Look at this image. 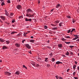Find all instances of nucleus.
Wrapping results in <instances>:
<instances>
[{
  "label": "nucleus",
  "instance_id": "1",
  "mask_svg": "<svg viewBox=\"0 0 79 79\" xmlns=\"http://www.w3.org/2000/svg\"><path fill=\"white\" fill-rule=\"evenodd\" d=\"M33 13V11L30 9H28L27 10V13L26 14V16L28 17V18H34L35 13L31 14L29 13Z\"/></svg>",
  "mask_w": 79,
  "mask_h": 79
},
{
  "label": "nucleus",
  "instance_id": "2",
  "mask_svg": "<svg viewBox=\"0 0 79 79\" xmlns=\"http://www.w3.org/2000/svg\"><path fill=\"white\" fill-rule=\"evenodd\" d=\"M17 8L18 10H20V9H22V6L20 5H18L17 6Z\"/></svg>",
  "mask_w": 79,
  "mask_h": 79
},
{
  "label": "nucleus",
  "instance_id": "3",
  "mask_svg": "<svg viewBox=\"0 0 79 79\" xmlns=\"http://www.w3.org/2000/svg\"><path fill=\"white\" fill-rule=\"evenodd\" d=\"M5 74L7 76H10L11 75V73H9L8 72H5Z\"/></svg>",
  "mask_w": 79,
  "mask_h": 79
},
{
  "label": "nucleus",
  "instance_id": "4",
  "mask_svg": "<svg viewBox=\"0 0 79 79\" xmlns=\"http://www.w3.org/2000/svg\"><path fill=\"white\" fill-rule=\"evenodd\" d=\"M25 21H30L31 22V21H32V19H27V18H26L25 19Z\"/></svg>",
  "mask_w": 79,
  "mask_h": 79
},
{
  "label": "nucleus",
  "instance_id": "5",
  "mask_svg": "<svg viewBox=\"0 0 79 79\" xmlns=\"http://www.w3.org/2000/svg\"><path fill=\"white\" fill-rule=\"evenodd\" d=\"M26 46L28 49H30L31 48V46H29V45L28 44H26Z\"/></svg>",
  "mask_w": 79,
  "mask_h": 79
},
{
  "label": "nucleus",
  "instance_id": "6",
  "mask_svg": "<svg viewBox=\"0 0 79 79\" xmlns=\"http://www.w3.org/2000/svg\"><path fill=\"white\" fill-rule=\"evenodd\" d=\"M0 17L3 20V21L5 20V17H4V16H0Z\"/></svg>",
  "mask_w": 79,
  "mask_h": 79
},
{
  "label": "nucleus",
  "instance_id": "7",
  "mask_svg": "<svg viewBox=\"0 0 79 79\" xmlns=\"http://www.w3.org/2000/svg\"><path fill=\"white\" fill-rule=\"evenodd\" d=\"M5 40L2 38H0V42H5Z\"/></svg>",
  "mask_w": 79,
  "mask_h": 79
},
{
  "label": "nucleus",
  "instance_id": "8",
  "mask_svg": "<svg viewBox=\"0 0 79 79\" xmlns=\"http://www.w3.org/2000/svg\"><path fill=\"white\" fill-rule=\"evenodd\" d=\"M20 72L19 71H17L15 73V74H17V75H19L20 74Z\"/></svg>",
  "mask_w": 79,
  "mask_h": 79
},
{
  "label": "nucleus",
  "instance_id": "9",
  "mask_svg": "<svg viewBox=\"0 0 79 79\" xmlns=\"http://www.w3.org/2000/svg\"><path fill=\"white\" fill-rule=\"evenodd\" d=\"M15 46H16V47H20V44L16 43L15 44Z\"/></svg>",
  "mask_w": 79,
  "mask_h": 79
},
{
  "label": "nucleus",
  "instance_id": "10",
  "mask_svg": "<svg viewBox=\"0 0 79 79\" xmlns=\"http://www.w3.org/2000/svg\"><path fill=\"white\" fill-rule=\"evenodd\" d=\"M52 30H53L54 31H56L58 29V27H54L53 28H52Z\"/></svg>",
  "mask_w": 79,
  "mask_h": 79
},
{
  "label": "nucleus",
  "instance_id": "11",
  "mask_svg": "<svg viewBox=\"0 0 79 79\" xmlns=\"http://www.w3.org/2000/svg\"><path fill=\"white\" fill-rule=\"evenodd\" d=\"M62 63H63L62 62H60V61H58L56 62V64H62Z\"/></svg>",
  "mask_w": 79,
  "mask_h": 79
},
{
  "label": "nucleus",
  "instance_id": "12",
  "mask_svg": "<svg viewBox=\"0 0 79 79\" xmlns=\"http://www.w3.org/2000/svg\"><path fill=\"white\" fill-rule=\"evenodd\" d=\"M8 48H7L6 46H4L2 47V49L3 50H4V49H6Z\"/></svg>",
  "mask_w": 79,
  "mask_h": 79
},
{
  "label": "nucleus",
  "instance_id": "13",
  "mask_svg": "<svg viewBox=\"0 0 79 79\" xmlns=\"http://www.w3.org/2000/svg\"><path fill=\"white\" fill-rule=\"evenodd\" d=\"M58 47H60V48H62V44H58Z\"/></svg>",
  "mask_w": 79,
  "mask_h": 79
},
{
  "label": "nucleus",
  "instance_id": "14",
  "mask_svg": "<svg viewBox=\"0 0 79 79\" xmlns=\"http://www.w3.org/2000/svg\"><path fill=\"white\" fill-rule=\"evenodd\" d=\"M60 4H58L56 5V8H58V7H60Z\"/></svg>",
  "mask_w": 79,
  "mask_h": 79
},
{
  "label": "nucleus",
  "instance_id": "15",
  "mask_svg": "<svg viewBox=\"0 0 79 79\" xmlns=\"http://www.w3.org/2000/svg\"><path fill=\"white\" fill-rule=\"evenodd\" d=\"M76 65H74L73 66V69H74V70H75V69H76Z\"/></svg>",
  "mask_w": 79,
  "mask_h": 79
},
{
  "label": "nucleus",
  "instance_id": "16",
  "mask_svg": "<svg viewBox=\"0 0 79 79\" xmlns=\"http://www.w3.org/2000/svg\"><path fill=\"white\" fill-rule=\"evenodd\" d=\"M60 22V21H58V20H57L56 21L54 22V23L55 24H57L58 23H59V22Z\"/></svg>",
  "mask_w": 79,
  "mask_h": 79
},
{
  "label": "nucleus",
  "instance_id": "17",
  "mask_svg": "<svg viewBox=\"0 0 79 79\" xmlns=\"http://www.w3.org/2000/svg\"><path fill=\"white\" fill-rule=\"evenodd\" d=\"M30 41L31 42H32V43H34V42L35 41H34V40H30Z\"/></svg>",
  "mask_w": 79,
  "mask_h": 79
},
{
  "label": "nucleus",
  "instance_id": "18",
  "mask_svg": "<svg viewBox=\"0 0 79 79\" xmlns=\"http://www.w3.org/2000/svg\"><path fill=\"white\" fill-rule=\"evenodd\" d=\"M65 55H67V56L69 55V52H68L67 51V52H66V54H65Z\"/></svg>",
  "mask_w": 79,
  "mask_h": 79
},
{
  "label": "nucleus",
  "instance_id": "19",
  "mask_svg": "<svg viewBox=\"0 0 79 79\" xmlns=\"http://www.w3.org/2000/svg\"><path fill=\"white\" fill-rule=\"evenodd\" d=\"M5 14L7 16H8V12H7V10H5Z\"/></svg>",
  "mask_w": 79,
  "mask_h": 79
},
{
  "label": "nucleus",
  "instance_id": "20",
  "mask_svg": "<svg viewBox=\"0 0 79 79\" xmlns=\"http://www.w3.org/2000/svg\"><path fill=\"white\" fill-rule=\"evenodd\" d=\"M63 23L61 22L59 23V26L60 27H61L62 26V24Z\"/></svg>",
  "mask_w": 79,
  "mask_h": 79
},
{
  "label": "nucleus",
  "instance_id": "21",
  "mask_svg": "<svg viewBox=\"0 0 79 79\" xmlns=\"http://www.w3.org/2000/svg\"><path fill=\"white\" fill-rule=\"evenodd\" d=\"M64 37L66 39H70L71 38V37L69 36H65Z\"/></svg>",
  "mask_w": 79,
  "mask_h": 79
},
{
  "label": "nucleus",
  "instance_id": "22",
  "mask_svg": "<svg viewBox=\"0 0 79 79\" xmlns=\"http://www.w3.org/2000/svg\"><path fill=\"white\" fill-rule=\"evenodd\" d=\"M52 62H54L55 61V59L54 58H52Z\"/></svg>",
  "mask_w": 79,
  "mask_h": 79
},
{
  "label": "nucleus",
  "instance_id": "23",
  "mask_svg": "<svg viewBox=\"0 0 79 79\" xmlns=\"http://www.w3.org/2000/svg\"><path fill=\"white\" fill-rule=\"evenodd\" d=\"M61 40H62V41H66V39H65L64 38H63L61 39Z\"/></svg>",
  "mask_w": 79,
  "mask_h": 79
},
{
  "label": "nucleus",
  "instance_id": "24",
  "mask_svg": "<svg viewBox=\"0 0 79 79\" xmlns=\"http://www.w3.org/2000/svg\"><path fill=\"white\" fill-rule=\"evenodd\" d=\"M48 58H45V61H46V62H47L48 61Z\"/></svg>",
  "mask_w": 79,
  "mask_h": 79
},
{
  "label": "nucleus",
  "instance_id": "25",
  "mask_svg": "<svg viewBox=\"0 0 79 79\" xmlns=\"http://www.w3.org/2000/svg\"><path fill=\"white\" fill-rule=\"evenodd\" d=\"M5 5V3H4V2H3L1 3V5L2 6H3Z\"/></svg>",
  "mask_w": 79,
  "mask_h": 79
},
{
  "label": "nucleus",
  "instance_id": "26",
  "mask_svg": "<svg viewBox=\"0 0 79 79\" xmlns=\"http://www.w3.org/2000/svg\"><path fill=\"white\" fill-rule=\"evenodd\" d=\"M64 42L66 44H70V42H66V41H65Z\"/></svg>",
  "mask_w": 79,
  "mask_h": 79
},
{
  "label": "nucleus",
  "instance_id": "27",
  "mask_svg": "<svg viewBox=\"0 0 79 79\" xmlns=\"http://www.w3.org/2000/svg\"><path fill=\"white\" fill-rule=\"evenodd\" d=\"M76 72H74L73 73V76H75V74H76Z\"/></svg>",
  "mask_w": 79,
  "mask_h": 79
},
{
  "label": "nucleus",
  "instance_id": "28",
  "mask_svg": "<svg viewBox=\"0 0 79 79\" xmlns=\"http://www.w3.org/2000/svg\"><path fill=\"white\" fill-rule=\"evenodd\" d=\"M23 68H25V69H27V67H26V66H25V65H23Z\"/></svg>",
  "mask_w": 79,
  "mask_h": 79
},
{
  "label": "nucleus",
  "instance_id": "29",
  "mask_svg": "<svg viewBox=\"0 0 79 79\" xmlns=\"http://www.w3.org/2000/svg\"><path fill=\"white\" fill-rule=\"evenodd\" d=\"M19 19H20V18H23V17L22 16H19Z\"/></svg>",
  "mask_w": 79,
  "mask_h": 79
},
{
  "label": "nucleus",
  "instance_id": "30",
  "mask_svg": "<svg viewBox=\"0 0 79 79\" xmlns=\"http://www.w3.org/2000/svg\"><path fill=\"white\" fill-rule=\"evenodd\" d=\"M6 42L7 44H9V43H10V42L8 41H6Z\"/></svg>",
  "mask_w": 79,
  "mask_h": 79
},
{
  "label": "nucleus",
  "instance_id": "31",
  "mask_svg": "<svg viewBox=\"0 0 79 79\" xmlns=\"http://www.w3.org/2000/svg\"><path fill=\"white\" fill-rule=\"evenodd\" d=\"M57 25L56 24H52V26H53L54 27H55V26H56Z\"/></svg>",
  "mask_w": 79,
  "mask_h": 79
},
{
  "label": "nucleus",
  "instance_id": "32",
  "mask_svg": "<svg viewBox=\"0 0 79 79\" xmlns=\"http://www.w3.org/2000/svg\"><path fill=\"white\" fill-rule=\"evenodd\" d=\"M44 29H47L48 27H47V26H44Z\"/></svg>",
  "mask_w": 79,
  "mask_h": 79
},
{
  "label": "nucleus",
  "instance_id": "33",
  "mask_svg": "<svg viewBox=\"0 0 79 79\" xmlns=\"http://www.w3.org/2000/svg\"><path fill=\"white\" fill-rule=\"evenodd\" d=\"M58 78L59 79H63V78L61 77H58Z\"/></svg>",
  "mask_w": 79,
  "mask_h": 79
},
{
  "label": "nucleus",
  "instance_id": "34",
  "mask_svg": "<svg viewBox=\"0 0 79 79\" xmlns=\"http://www.w3.org/2000/svg\"><path fill=\"white\" fill-rule=\"evenodd\" d=\"M72 21L73 23H74L76 22V20L73 19Z\"/></svg>",
  "mask_w": 79,
  "mask_h": 79
},
{
  "label": "nucleus",
  "instance_id": "35",
  "mask_svg": "<svg viewBox=\"0 0 79 79\" xmlns=\"http://www.w3.org/2000/svg\"><path fill=\"white\" fill-rule=\"evenodd\" d=\"M16 32H14V31H12L11 32V34H15V33Z\"/></svg>",
  "mask_w": 79,
  "mask_h": 79
},
{
  "label": "nucleus",
  "instance_id": "36",
  "mask_svg": "<svg viewBox=\"0 0 79 79\" xmlns=\"http://www.w3.org/2000/svg\"><path fill=\"white\" fill-rule=\"evenodd\" d=\"M10 15L11 16H12L13 15V13H11L10 14Z\"/></svg>",
  "mask_w": 79,
  "mask_h": 79
},
{
  "label": "nucleus",
  "instance_id": "37",
  "mask_svg": "<svg viewBox=\"0 0 79 79\" xmlns=\"http://www.w3.org/2000/svg\"><path fill=\"white\" fill-rule=\"evenodd\" d=\"M32 65H33V66H35V63H33L32 64Z\"/></svg>",
  "mask_w": 79,
  "mask_h": 79
},
{
  "label": "nucleus",
  "instance_id": "38",
  "mask_svg": "<svg viewBox=\"0 0 79 79\" xmlns=\"http://www.w3.org/2000/svg\"><path fill=\"white\" fill-rule=\"evenodd\" d=\"M71 32V30H69L67 32L68 33H69Z\"/></svg>",
  "mask_w": 79,
  "mask_h": 79
},
{
  "label": "nucleus",
  "instance_id": "39",
  "mask_svg": "<svg viewBox=\"0 0 79 79\" xmlns=\"http://www.w3.org/2000/svg\"><path fill=\"white\" fill-rule=\"evenodd\" d=\"M70 55H73V53L72 52H70Z\"/></svg>",
  "mask_w": 79,
  "mask_h": 79
},
{
  "label": "nucleus",
  "instance_id": "40",
  "mask_svg": "<svg viewBox=\"0 0 79 79\" xmlns=\"http://www.w3.org/2000/svg\"><path fill=\"white\" fill-rule=\"evenodd\" d=\"M72 30L73 31H76V29H74V28H73V29Z\"/></svg>",
  "mask_w": 79,
  "mask_h": 79
},
{
  "label": "nucleus",
  "instance_id": "41",
  "mask_svg": "<svg viewBox=\"0 0 79 79\" xmlns=\"http://www.w3.org/2000/svg\"><path fill=\"white\" fill-rule=\"evenodd\" d=\"M35 66L36 67H38V66H39V65L38 64H37L36 65H35Z\"/></svg>",
  "mask_w": 79,
  "mask_h": 79
},
{
  "label": "nucleus",
  "instance_id": "42",
  "mask_svg": "<svg viewBox=\"0 0 79 79\" xmlns=\"http://www.w3.org/2000/svg\"><path fill=\"white\" fill-rule=\"evenodd\" d=\"M38 4H39V3H40V0H38Z\"/></svg>",
  "mask_w": 79,
  "mask_h": 79
},
{
  "label": "nucleus",
  "instance_id": "43",
  "mask_svg": "<svg viewBox=\"0 0 79 79\" xmlns=\"http://www.w3.org/2000/svg\"><path fill=\"white\" fill-rule=\"evenodd\" d=\"M25 40H26L24 39L22 41V43H23V44L24 43V41H25Z\"/></svg>",
  "mask_w": 79,
  "mask_h": 79
},
{
  "label": "nucleus",
  "instance_id": "44",
  "mask_svg": "<svg viewBox=\"0 0 79 79\" xmlns=\"http://www.w3.org/2000/svg\"><path fill=\"white\" fill-rule=\"evenodd\" d=\"M7 2L8 3H10V0L7 1Z\"/></svg>",
  "mask_w": 79,
  "mask_h": 79
},
{
  "label": "nucleus",
  "instance_id": "45",
  "mask_svg": "<svg viewBox=\"0 0 79 79\" xmlns=\"http://www.w3.org/2000/svg\"><path fill=\"white\" fill-rule=\"evenodd\" d=\"M69 47H70V48H73V47H74V46H69Z\"/></svg>",
  "mask_w": 79,
  "mask_h": 79
},
{
  "label": "nucleus",
  "instance_id": "46",
  "mask_svg": "<svg viewBox=\"0 0 79 79\" xmlns=\"http://www.w3.org/2000/svg\"><path fill=\"white\" fill-rule=\"evenodd\" d=\"M0 1L2 2H2H4V1L3 0H0Z\"/></svg>",
  "mask_w": 79,
  "mask_h": 79
},
{
  "label": "nucleus",
  "instance_id": "47",
  "mask_svg": "<svg viewBox=\"0 0 79 79\" xmlns=\"http://www.w3.org/2000/svg\"><path fill=\"white\" fill-rule=\"evenodd\" d=\"M26 34H27L26 33H24V34H23V35H24V36H26Z\"/></svg>",
  "mask_w": 79,
  "mask_h": 79
},
{
  "label": "nucleus",
  "instance_id": "48",
  "mask_svg": "<svg viewBox=\"0 0 79 79\" xmlns=\"http://www.w3.org/2000/svg\"><path fill=\"white\" fill-rule=\"evenodd\" d=\"M55 10V9L53 8L52 9V10H51V12H52V11H53V10Z\"/></svg>",
  "mask_w": 79,
  "mask_h": 79
},
{
  "label": "nucleus",
  "instance_id": "49",
  "mask_svg": "<svg viewBox=\"0 0 79 79\" xmlns=\"http://www.w3.org/2000/svg\"><path fill=\"white\" fill-rule=\"evenodd\" d=\"M56 79H58V76L57 75L56 76Z\"/></svg>",
  "mask_w": 79,
  "mask_h": 79
},
{
  "label": "nucleus",
  "instance_id": "50",
  "mask_svg": "<svg viewBox=\"0 0 79 79\" xmlns=\"http://www.w3.org/2000/svg\"><path fill=\"white\" fill-rule=\"evenodd\" d=\"M30 31H28V32H27L26 33V34H28V33L30 32Z\"/></svg>",
  "mask_w": 79,
  "mask_h": 79
},
{
  "label": "nucleus",
  "instance_id": "51",
  "mask_svg": "<svg viewBox=\"0 0 79 79\" xmlns=\"http://www.w3.org/2000/svg\"><path fill=\"white\" fill-rule=\"evenodd\" d=\"M15 20H12V22L13 23H15Z\"/></svg>",
  "mask_w": 79,
  "mask_h": 79
},
{
  "label": "nucleus",
  "instance_id": "52",
  "mask_svg": "<svg viewBox=\"0 0 79 79\" xmlns=\"http://www.w3.org/2000/svg\"><path fill=\"white\" fill-rule=\"evenodd\" d=\"M70 69H68L67 70V72H69V71Z\"/></svg>",
  "mask_w": 79,
  "mask_h": 79
},
{
  "label": "nucleus",
  "instance_id": "53",
  "mask_svg": "<svg viewBox=\"0 0 79 79\" xmlns=\"http://www.w3.org/2000/svg\"><path fill=\"white\" fill-rule=\"evenodd\" d=\"M67 18H71V16H68L67 17Z\"/></svg>",
  "mask_w": 79,
  "mask_h": 79
},
{
  "label": "nucleus",
  "instance_id": "54",
  "mask_svg": "<svg viewBox=\"0 0 79 79\" xmlns=\"http://www.w3.org/2000/svg\"><path fill=\"white\" fill-rule=\"evenodd\" d=\"M78 36H78H76V37H76V38H77V39H78V38H79V36Z\"/></svg>",
  "mask_w": 79,
  "mask_h": 79
},
{
  "label": "nucleus",
  "instance_id": "55",
  "mask_svg": "<svg viewBox=\"0 0 79 79\" xmlns=\"http://www.w3.org/2000/svg\"><path fill=\"white\" fill-rule=\"evenodd\" d=\"M75 64H77V62L76 61H75Z\"/></svg>",
  "mask_w": 79,
  "mask_h": 79
},
{
  "label": "nucleus",
  "instance_id": "56",
  "mask_svg": "<svg viewBox=\"0 0 79 79\" xmlns=\"http://www.w3.org/2000/svg\"><path fill=\"white\" fill-rule=\"evenodd\" d=\"M74 78L75 79H78V78H77V77H74Z\"/></svg>",
  "mask_w": 79,
  "mask_h": 79
},
{
  "label": "nucleus",
  "instance_id": "57",
  "mask_svg": "<svg viewBox=\"0 0 79 79\" xmlns=\"http://www.w3.org/2000/svg\"><path fill=\"white\" fill-rule=\"evenodd\" d=\"M73 40H76L75 38H74L73 39Z\"/></svg>",
  "mask_w": 79,
  "mask_h": 79
},
{
  "label": "nucleus",
  "instance_id": "58",
  "mask_svg": "<svg viewBox=\"0 0 79 79\" xmlns=\"http://www.w3.org/2000/svg\"><path fill=\"white\" fill-rule=\"evenodd\" d=\"M78 35H74V37H77V36H78Z\"/></svg>",
  "mask_w": 79,
  "mask_h": 79
},
{
  "label": "nucleus",
  "instance_id": "59",
  "mask_svg": "<svg viewBox=\"0 0 79 79\" xmlns=\"http://www.w3.org/2000/svg\"><path fill=\"white\" fill-rule=\"evenodd\" d=\"M47 66L48 67H49V66H50V65L49 64H47Z\"/></svg>",
  "mask_w": 79,
  "mask_h": 79
},
{
  "label": "nucleus",
  "instance_id": "60",
  "mask_svg": "<svg viewBox=\"0 0 79 79\" xmlns=\"http://www.w3.org/2000/svg\"><path fill=\"white\" fill-rule=\"evenodd\" d=\"M33 37H34L33 36H31V39H33Z\"/></svg>",
  "mask_w": 79,
  "mask_h": 79
},
{
  "label": "nucleus",
  "instance_id": "61",
  "mask_svg": "<svg viewBox=\"0 0 79 79\" xmlns=\"http://www.w3.org/2000/svg\"><path fill=\"white\" fill-rule=\"evenodd\" d=\"M38 60H41V59H40V58H39Z\"/></svg>",
  "mask_w": 79,
  "mask_h": 79
},
{
  "label": "nucleus",
  "instance_id": "62",
  "mask_svg": "<svg viewBox=\"0 0 79 79\" xmlns=\"http://www.w3.org/2000/svg\"><path fill=\"white\" fill-rule=\"evenodd\" d=\"M49 42H50V41L48 40V41H47V43H49Z\"/></svg>",
  "mask_w": 79,
  "mask_h": 79
},
{
  "label": "nucleus",
  "instance_id": "63",
  "mask_svg": "<svg viewBox=\"0 0 79 79\" xmlns=\"http://www.w3.org/2000/svg\"><path fill=\"white\" fill-rule=\"evenodd\" d=\"M77 68H78V70H79V66L77 67Z\"/></svg>",
  "mask_w": 79,
  "mask_h": 79
},
{
  "label": "nucleus",
  "instance_id": "64",
  "mask_svg": "<svg viewBox=\"0 0 79 79\" xmlns=\"http://www.w3.org/2000/svg\"><path fill=\"white\" fill-rule=\"evenodd\" d=\"M77 41H78V42H79V39H78V40H77Z\"/></svg>",
  "mask_w": 79,
  "mask_h": 79
}]
</instances>
